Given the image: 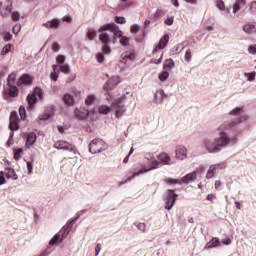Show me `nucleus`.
<instances>
[{
	"mask_svg": "<svg viewBox=\"0 0 256 256\" xmlns=\"http://www.w3.org/2000/svg\"><path fill=\"white\" fill-rule=\"evenodd\" d=\"M219 245H221V240H219L217 237H214L209 243L206 244L204 249H213L215 247H219Z\"/></svg>",
	"mask_w": 256,
	"mask_h": 256,
	"instance_id": "29",
	"label": "nucleus"
},
{
	"mask_svg": "<svg viewBox=\"0 0 256 256\" xmlns=\"http://www.w3.org/2000/svg\"><path fill=\"white\" fill-rule=\"evenodd\" d=\"M4 95H9V97H17V95H19V90L16 86L7 85L4 89Z\"/></svg>",
	"mask_w": 256,
	"mask_h": 256,
	"instance_id": "23",
	"label": "nucleus"
},
{
	"mask_svg": "<svg viewBox=\"0 0 256 256\" xmlns=\"http://www.w3.org/2000/svg\"><path fill=\"white\" fill-rule=\"evenodd\" d=\"M173 23H175V17H173V16H168V17L165 19V24H166V25H173Z\"/></svg>",
	"mask_w": 256,
	"mask_h": 256,
	"instance_id": "55",
	"label": "nucleus"
},
{
	"mask_svg": "<svg viewBox=\"0 0 256 256\" xmlns=\"http://www.w3.org/2000/svg\"><path fill=\"white\" fill-rule=\"evenodd\" d=\"M60 25H61V21H59V19L57 18H54L52 20H49L43 23V27H46V29H59Z\"/></svg>",
	"mask_w": 256,
	"mask_h": 256,
	"instance_id": "24",
	"label": "nucleus"
},
{
	"mask_svg": "<svg viewBox=\"0 0 256 256\" xmlns=\"http://www.w3.org/2000/svg\"><path fill=\"white\" fill-rule=\"evenodd\" d=\"M248 53H249L250 55H256V45H250V46L248 47Z\"/></svg>",
	"mask_w": 256,
	"mask_h": 256,
	"instance_id": "59",
	"label": "nucleus"
},
{
	"mask_svg": "<svg viewBox=\"0 0 256 256\" xmlns=\"http://www.w3.org/2000/svg\"><path fill=\"white\" fill-rule=\"evenodd\" d=\"M181 182H182V180L173 179V178H169L167 180L168 185H180Z\"/></svg>",
	"mask_w": 256,
	"mask_h": 256,
	"instance_id": "51",
	"label": "nucleus"
},
{
	"mask_svg": "<svg viewBox=\"0 0 256 256\" xmlns=\"http://www.w3.org/2000/svg\"><path fill=\"white\" fill-rule=\"evenodd\" d=\"M189 157L187 147L179 145L175 149V159L177 161H185Z\"/></svg>",
	"mask_w": 256,
	"mask_h": 256,
	"instance_id": "12",
	"label": "nucleus"
},
{
	"mask_svg": "<svg viewBox=\"0 0 256 256\" xmlns=\"http://www.w3.org/2000/svg\"><path fill=\"white\" fill-rule=\"evenodd\" d=\"M237 127V122L235 120L227 121L222 123L218 127L219 137L224 139L228 145H237L239 143V138L237 136H228L227 133H231L232 129Z\"/></svg>",
	"mask_w": 256,
	"mask_h": 256,
	"instance_id": "1",
	"label": "nucleus"
},
{
	"mask_svg": "<svg viewBox=\"0 0 256 256\" xmlns=\"http://www.w3.org/2000/svg\"><path fill=\"white\" fill-rule=\"evenodd\" d=\"M21 32V24H15V26L13 27V34L14 35H19V33Z\"/></svg>",
	"mask_w": 256,
	"mask_h": 256,
	"instance_id": "52",
	"label": "nucleus"
},
{
	"mask_svg": "<svg viewBox=\"0 0 256 256\" xmlns=\"http://www.w3.org/2000/svg\"><path fill=\"white\" fill-rule=\"evenodd\" d=\"M59 241V234H55L49 242V245H56Z\"/></svg>",
	"mask_w": 256,
	"mask_h": 256,
	"instance_id": "54",
	"label": "nucleus"
},
{
	"mask_svg": "<svg viewBox=\"0 0 256 256\" xmlns=\"http://www.w3.org/2000/svg\"><path fill=\"white\" fill-rule=\"evenodd\" d=\"M77 219H79V217H76V218H74L72 220H69L66 223V225H64L62 227V229L60 230V233H62V239L60 241H63V239H66V237L69 235V233L73 229V223H76Z\"/></svg>",
	"mask_w": 256,
	"mask_h": 256,
	"instance_id": "14",
	"label": "nucleus"
},
{
	"mask_svg": "<svg viewBox=\"0 0 256 256\" xmlns=\"http://www.w3.org/2000/svg\"><path fill=\"white\" fill-rule=\"evenodd\" d=\"M108 25H110L108 26L110 33H113L114 35V37H112V43L115 45V43H117V39H121L123 37V31L114 22L108 23Z\"/></svg>",
	"mask_w": 256,
	"mask_h": 256,
	"instance_id": "11",
	"label": "nucleus"
},
{
	"mask_svg": "<svg viewBox=\"0 0 256 256\" xmlns=\"http://www.w3.org/2000/svg\"><path fill=\"white\" fill-rule=\"evenodd\" d=\"M106 149L107 144L101 139H94L89 144V152L92 153V155L102 153V151H105Z\"/></svg>",
	"mask_w": 256,
	"mask_h": 256,
	"instance_id": "8",
	"label": "nucleus"
},
{
	"mask_svg": "<svg viewBox=\"0 0 256 256\" xmlns=\"http://www.w3.org/2000/svg\"><path fill=\"white\" fill-rule=\"evenodd\" d=\"M167 99V94H165V90L159 89L154 94V101L158 105H161Z\"/></svg>",
	"mask_w": 256,
	"mask_h": 256,
	"instance_id": "20",
	"label": "nucleus"
},
{
	"mask_svg": "<svg viewBox=\"0 0 256 256\" xmlns=\"http://www.w3.org/2000/svg\"><path fill=\"white\" fill-rule=\"evenodd\" d=\"M27 169L29 175H33V162H27Z\"/></svg>",
	"mask_w": 256,
	"mask_h": 256,
	"instance_id": "62",
	"label": "nucleus"
},
{
	"mask_svg": "<svg viewBox=\"0 0 256 256\" xmlns=\"http://www.w3.org/2000/svg\"><path fill=\"white\" fill-rule=\"evenodd\" d=\"M136 227L139 231H141V233H145V231H147V225H145V223H136Z\"/></svg>",
	"mask_w": 256,
	"mask_h": 256,
	"instance_id": "47",
	"label": "nucleus"
},
{
	"mask_svg": "<svg viewBox=\"0 0 256 256\" xmlns=\"http://www.w3.org/2000/svg\"><path fill=\"white\" fill-rule=\"evenodd\" d=\"M15 83V74H10L7 79V85H13Z\"/></svg>",
	"mask_w": 256,
	"mask_h": 256,
	"instance_id": "53",
	"label": "nucleus"
},
{
	"mask_svg": "<svg viewBox=\"0 0 256 256\" xmlns=\"http://www.w3.org/2000/svg\"><path fill=\"white\" fill-rule=\"evenodd\" d=\"M11 15L13 21H19V19L21 18V14H19V12L16 11L11 12Z\"/></svg>",
	"mask_w": 256,
	"mask_h": 256,
	"instance_id": "56",
	"label": "nucleus"
},
{
	"mask_svg": "<svg viewBox=\"0 0 256 256\" xmlns=\"http://www.w3.org/2000/svg\"><path fill=\"white\" fill-rule=\"evenodd\" d=\"M9 129L11 131H17L19 129V119L17 118L16 112H11L10 114Z\"/></svg>",
	"mask_w": 256,
	"mask_h": 256,
	"instance_id": "19",
	"label": "nucleus"
},
{
	"mask_svg": "<svg viewBox=\"0 0 256 256\" xmlns=\"http://www.w3.org/2000/svg\"><path fill=\"white\" fill-rule=\"evenodd\" d=\"M250 7V11H252V13H256V1H253L249 4Z\"/></svg>",
	"mask_w": 256,
	"mask_h": 256,
	"instance_id": "63",
	"label": "nucleus"
},
{
	"mask_svg": "<svg viewBox=\"0 0 256 256\" xmlns=\"http://www.w3.org/2000/svg\"><path fill=\"white\" fill-rule=\"evenodd\" d=\"M216 7L219 9V11H227V7L225 6V2H223V0H217Z\"/></svg>",
	"mask_w": 256,
	"mask_h": 256,
	"instance_id": "41",
	"label": "nucleus"
},
{
	"mask_svg": "<svg viewBox=\"0 0 256 256\" xmlns=\"http://www.w3.org/2000/svg\"><path fill=\"white\" fill-rule=\"evenodd\" d=\"M31 83H33V78L28 74L22 75L17 81L18 87L31 85Z\"/></svg>",
	"mask_w": 256,
	"mask_h": 256,
	"instance_id": "21",
	"label": "nucleus"
},
{
	"mask_svg": "<svg viewBox=\"0 0 256 256\" xmlns=\"http://www.w3.org/2000/svg\"><path fill=\"white\" fill-rule=\"evenodd\" d=\"M134 59L135 52H133V50H129L122 53L120 63H123V65H129V63H131V61H133Z\"/></svg>",
	"mask_w": 256,
	"mask_h": 256,
	"instance_id": "16",
	"label": "nucleus"
},
{
	"mask_svg": "<svg viewBox=\"0 0 256 256\" xmlns=\"http://www.w3.org/2000/svg\"><path fill=\"white\" fill-rule=\"evenodd\" d=\"M119 83H121V80L119 79V77L110 78L108 82L104 85V89L109 91V89H111V86L119 85Z\"/></svg>",
	"mask_w": 256,
	"mask_h": 256,
	"instance_id": "28",
	"label": "nucleus"
},
{
	"mask_svg": "<svg viewBox=\"0 0 256 256\" xmlns=\"http://www.w3.org/2000/svg\"><path fill=\"white\" fill-rule=\"evenodd\" d=\"M109 27H111V26L108 25V23H107V24H103L98 29L99 41H100V43H102L103 55H109V53H111V48H109V43H113V38L111 37V35H109V31H111L109 29Z\"/></svg>",
	"mask_w": 256,
	"mask_h": 256,
	"instance_id": "2",
	"label": "nucleus"
},
{
	"mask_svg": "<svg viewBox=\"0 0 256 256\" xmlns=\"http://www.w3.org/2000/svg\"><path fill=\"white\" fill-rule=\"evenodd\" d=\"M98 112L100 113V115H109V113H111V107L107 105H101L98 108Z\"/></svg>",
	"mask_w": 256,
	"mask_h": 256,
	"instance_id": "34",
	"label": "nucleus"
},
{
	"mask_svg": "<svg viewBox=\"0 0 256 256\" xmlns=\"http://www.w3.org/2000/svg\"><path fill=\"white\" fill-rule=\"evenodd\" d=\"M244 31L245 33H251L252 31H255V26L253 24H246L244 25Z\"/></svg>",
	"mask_w": 256,
	"mask_h": 256,
	"instance_id": "49",
	"label": "nucleus"
},
{
	"mask_svg": "<svg viewBox=\"0 0 256 256\" xmlns=\"http://www.w3.org/2000/svg\"><path fill=\"white\" fill-rule=\"evenodd\" d=\"M23 155V149L18 148L14 150V159H16V161H19V159H21Z\"/></svg>",
	"mask_w": 256,
	"mask_h": 256,
	"instance_id": "44",
	"label": "nucleus"
},
{
	"mask_svg": "<svg viewBox=\"0 0 256 256\" xmlns=\"http://www.w3.org/2000/svg\"><path fill=\"white\" fill-rule=\"evenodd\" d=\"M120 43L125 47L127 46V43H129V38L126 36H122L120 39Z\"/></svg>",
	"mask_w": 256,
	"mask_h": 256,
	"instance_id": "61",
	"label": "nucleus"
},
{
	"mask_svg": "<svg viewBox=\"0 0 256 256\" xmlns=\"http://www.w3.org/2000/svg\"><path fill=\"white\" fill-rule=\"evenodd\" d=\"M241 113H243V106H239V107H236L234 109H232L230 112H229V115H232V116H237V115H241Z\"/></svg>",
	"mask_w": 256,
	"mask_h": 256,
	"instance_id": "36",
	"label": "nucleus"
},
{
	"mask_svg": "<svg viewBox=\"0 0 256 256\" xmlns=\"http://www.w3.org/2000/svg\"><path fill=\"white\" fill-rule=\"evenodd\" d=\"M19 113H20V117L22 118V119H25V108L23 107V106H20V108H19Z\"/></svg>",
	"mask_w": 256,
	"mask_h": 256,
	"instance_id": "64",
	"label": "nucleus"
},
{
	"mask_svg": "<svg viewBox=\"0 0 256 256\" xmlns=\"http://www.w3.org/2000/svg\"><path fill=\"white\" fill-rule=\"evenodd\" d=\"M0 13L3 17H7V15H9V13H11V7L9 6H1L0 8Z\"/></svg>",
	"mask_w": 256,
	"mask_h": 256,
	"instance_id": "39",
	"label": "nucleus"
},
{
	"mask_svg": "<svg viewBox=\"0 0 256 256\" xmlns=\"http://www.w3.org/2000/svg\"><path fill=\"white\" fill-rule=\"evenodd\" d=\"M96 60L98 63H105V56H103L101 53H98L96 54Z\"/></svg>",
	"mask_w": 256,
	"mask_h": 256,
	"instance_id": "57",
	"label": "nucleus"
},
{
	"mask_svg": "<svg viewBox=\"0 0 256 256\" xmlns=\"http://www.w3.org/2000/svg\"><path fill=\"white\" fill-rule=\"evenodd\" d=\"M62 101L66 107H73V105H75V98L71 94H64Z\"/></svg>",
	"mask_w": 256,
	"mask_h": 256,
	"instance_id": "25",
	"label": "nucleus"
},
{
	"mask_svg": "<svg viewBox=\"0 0 256 256\" xmlns=\"http://www.w3.org/2000/svg\"><path fill=\"white\" fill-rule=\"evenodd\" d=\"M159 81L165 82L167 81V79H169V72L168 71H162L159 75H158Z\"/></svg>",
	"mask_w": 256,
	"mask_h": 256,
	"instance_id": "40",
	"label": "nucleus"
},
{
	"mask_svg": "<svg viewBox=\"0 0 256 256\" xmlns=\"http://www.w3.org/2000/svg\"><path fill=\"white\" fill-rule=\"evenodd\" d=\"M106 95L107 101H109V103L116 107L115 113L117 119H119V117H123V115H125V106H123V98H119L113 95V93L110 91H108Z\"/></svg>",
	"mask_w": 256,
	"mask_h": 256,
	"instance_id": "5",
	"label": "nucleus"
},
{
	"mask_svg": "<svg viewBox=\"0 0 256 256\" xmlns=\"http://www.w3.org/2000/svg\"><path fill=\"white\" fill-rule=\"evenodd\" d=\"M41 99H43V90H41L39 87H36L33 92L27 96L29 107H34L37 104V101Z\"/></svg>",
	"mask_w": 256,
	"mask_h": 256,
	"instance_id": "10",
	"label": "nucleus"
},
{
	"mask_svg": "<svg viewBox=\"0 0 256 256\" xmlns=\"http://www.w3.org/2000/svg\"><path fill=\"white\" fill-rule=\"evenodd\" d=\"M221 168V165L219 164H212L209 166L207 172H206V179H213L215 175L217 174L218 169Z\"/></svg>",
	"mask_w": 256,
	"mask_h": 256,
	"instance_id": "22",
	"label": "nucleus"
},
{
	"mask_svg": "<svg viewBox=\"0 0 256 256\" xmlns=\"http://www.w3.org/2000/svg\"><path fill=\"white\" fill-rule=\"evenodd\" d=\"M157 160L159 165H172L173 159L170 157L169 154L162 152L157 156Z\"/></svg>",
	"mask_w": 256,
	"mask_h": 256,
	"instance_id": "18",
	"label": "nucleus"
},
{
	"mask_svg": "<svg viewBox=\"0 0 256 256\" xmlns=\"http://www.w3.org/2000/svg\"><path fill=\"white\" fill-rule=\"evenodd\" d=\"M246 3V0H236L232 6L233 13H239V11H241V7H245Z\"/></svg>",
	"mask_w": 256,
	"mask_h": 256,
	"instance_id": "26",
	"label": "nucleus"
},
{
	"mask_svg": "<svg viewBox=\"0 0 256 256\" xmlns=\"http://www.w3.org/2000/svg\"><path fill=\"white\" fill-rule=\"evenodd\" d=\"M191 59H193V53L191 52V49H187L184 55V61H186V63H189Z\"/></svg>",
	"mask_w": 256,
	"mask_h": 256,
	"instance_id": "43",
	"label": "nucleus"
},
{
	"mask_svg": "<svg viewBox=\"0 0 256 256\" xmlns=\"http://www.w3.org/2000/svg\"><path fill=\"white\" fill-rule=\"evenodd\" d=\"M206 199L211 203H215V199H217V197L215 196V194H208L206 196Z\"/></svg>",
	"mask_w": 256,
	"mask_h": 256,
	"instance_id": "60",
	"label": "nucleus"
},
{
	"mask_svg": "<svg viewBox=\"0 0 256 256\" xmlns=\"http://www.w3.org/2000/svg\"><path fill=\"white\" fill-rule=\"evenodd\" d=\"M130 31L133 35H137V33H139V31H141V26L138 25V24H133L131 27H130Z\"/></svg>",
	"mask_w": 256,
	"mask_h": 256,
	"instance_id": "45",
	"label": "nucleus"
},
{
	"mask_svg": "<svg viewBox=\"0 0 256 256\" xmlns=\"http://www.w3.org/2000/svg\"><path fill=\"white\" fill-rule=\"evenodd\" d=\"M205 171V168L199 167L195 171L190 172L186 176L182 178V183H191V181H195L197 179V173H203Z\"/></svg>",
	"mask_w": 256,
	"mask_h": 256,
	"instance_id": "15",
	"label": "nucleus"
},
{
	"mask_svg": "<svg viewBox=\"0 0 256 256\" xmlns=\"http://www.w3.org/2000/svg\"><path fill=\"white\" fill-rule=\"evenodd\" d=\"M163 67L164 69H168L169 71H171V69L175 68V61L171 58L166 59L163 63Z\"/></svg>",
	"mask_w": 256,
	"mask_h": 256,
	"instance_id": "31",
	"label": "nucleus"
},
{
	"mask_svg": "<svg viewBox=\"0 0 256 256\" xmlns=\"http://www.w3.org/2000/svg\"><path fill=\"white\" fill-rule=\"evenodd\" d=\"M236 125H241V123H247L249 121V114L240 115L237 120H234Z\"/></svg>",
	"mask_w": 256,
	"mask_h": 256,
	"instance_id": "33",
	"label": "nucleus"
},
{
	"mask_svg": "<svg viewBox=\"0 0 256 256\" xmlns=\"http://www.w3.org/2000/svg\"><path fill=\"white\" fill-rule=\"evenodd\" d=\"M37 142V134L31 132L27 135V139H26V145L28 147H31V145H35V143Z\"/></svg>",
	"mask_w": 256,
	"mask_h": 256,
	"instance_id": "30",
	"label": "nucleus"
},
{
	"mask_svg": "<svg viewBox=\"0 0 256 256\" xmlns=\"http://www.w3.org/2000/svg\"><path fill=\"white\" fill-rule=\"evenodd\" d=\"M183 49H185L183 43L177 44L171 49V55H179Z\"/></svg>",
	"mask_w": 256,
	"mask_h": 256,
	"instance_id": "32",
	"label": "nucleus"
},
{
	"mask_svg": "<svg viewBox=\"0 0 256 256\" xmlns=\"http://www.w3.org/2000/svg\"><path fill=\"white\" fill-rule=\"evenodd\" d=\"M115 22L118 23L119 25H125V23H127V20L125 19V17L116 16Z\"/></svg>",
	"mask_w": 256,
	"mask_h": 256,
	"instance_id": "50",
	"label": "nucleus"
},
{
	"mask_svg": "<svg viewBox=\"0 0 256 256\" xmlns=\"http://www.w3.org/2000/svg\"><path fill=\"white\" fill-rule=\"evenodd\" d=\"M167 43H169V35H164L158 42L156 46H154L152 50V55L156 56L159 55V58H152L150 60V63H153L154 65H159L163 61V52H161L162 49H165L167 47Z\"/></svg>",
	"mask_w": 256,
	"mask_h": 256,
	"instance_id": "4",
	"label": "nucleus"
},
{
	"mask_svg": "<svg viewBox=\"0 0 256 256\" xmlns=\"http://www.w3.org/2000/svg\"><path fill=\"white\" fill-rule=\"evenodd\" d=\"M11 49H13V45L6 44L1 50V55H7V54L11 53Z\"/></svg>",
	"mask_w": 256,
	"mask_h": 256,
	"instance_id": "38",
	"label": "nucleus"
},
{
	"mask_svg": "<svg viewBox=\"0 0 256 256\" xmlns=\"http://www.w3.org/2000/svg\"><path fill=\"white\" fill-rule=\"evenodd\" d=\"M7 183V180L5 179V173L3 171L0 172V187L2 185H5Z\"/></svg>",
	"mask_w": 256,
	"mask_h": 256,
	"instance_id": "58",
	"label": "nucleus"
},
{
	"mask_svg": "<svg viewBox=\"0 0 256 256\" xmlns=\"http://www.w3.org/2000/svg\"><path fill=\"white\" fill-rule=\"evenodd\" d=\"M175 201H177V194H175V191L169 190L165 199V209L171 211V209H173V205H175Z\"/></svg>",
	"mask_w": 256,
	"mask_h": 256,
	"instance_id": "13",
	"label": "nucleus"
},
{
	"mask_svg": "<svg viewBox=\"0 0 256 256\" xmlns=\"http://www.w3.org/2000/svg\"><path fill=\"white\" fill-rule=\"evenodd\" d=\"M244 77L246 78L247 81H249L250 83H253V81H255L256 79V72L255 71L246 72L244 73Z\"/></svg>",
	"mask_w": 256,
	"mask_h": 256,
	"instance_id": "35",
	"label": "nucleus"
},
{
	"mask_svg": "<svg viewBox=\"0 0 256 256\" xmlns=\"http://www.w3.org/2000/svg\"><path fill=\"white\" fill-rule=\"evenodd\" d=\"M4 173L7 179H12L13 181H17L19 179V176H17V173H15L13 168H5Z\"/></svg>",
	"mask_w": 256,
	"mask_h": 256,
	"instance_id": "27",
	"label": "nucleus"
},
{
	"mask_svg": "<svg viewBox=\"0 0 256 256\" xmlns=\"http://www.w3.org/2000/svg\"><path fill=\"white\" fill-rule=\"evenodd\" d=\"M96 100H97V97H95V95L89 94L86 97L85 103L86 105H93V103H95Z\"/></svg>",
	"mask_w": 256,
	"mask_h": 256,
	"instance_id": "37",
	"label": "nucleus"
},
{
	"mask_svg": "<svg viewBox=\"0 0 256 256\" xmlns=\"http://www.w3.org/2000/svg\"><path fill=\"white\" fill-rule=\"evenodd\" d=\"M51 118V112L49 111H44L42 114L39 115V120L40 121H47V119Z\"/></svg>",
	"mask_w": 256,
	"mask_h": 256,
	"instance_id": "42",
	"label": "nucleus"
},
{
	"mask_svg": "<svg viewBox=\"0 0 256 256\" xmlns=\"http://www.w3.org/2000/svg\"><path fill=\"white\" fill-rule=\"evenodd\" d=\"M148 161L150 163V167L148 168L143 167L140 171L134 173L132 177H130L129 179H135V177H139V175L143 173L153 171V169H159L160 164H159V161H157V159L155 158V156L153 155L148 156Z\"/></svg>",
	"mask_w": 256,
	"mask_h": 256,
	"instance_id": "7",
	"label": "nucleus"
},
{
	"mask_svg": "<svg viewBox=\"0 0 256 256\" xmlns=\"http://www.w3.org/2000/svg\"><path fill=\"white\" fill-rule=\"evenodd\" d=\"M54 148L61 151H69L70 153H73V155H79V151H77V148H75L73 144L65 140L56 141L54 143Z\"/></svg>",
	"mask_w": 256,
	"mask_h": 256,
	"instance_id": "9",
	"label": "nucleus"
},
{
	"mask_svg": "<svg viewBox=\"0 0 256 256\" xmlns=\"http://www.w3.org/2000/svg\"><path fill=\"white\" fill-rule=\"evenodd\" d=\"M74 115L76 119H78L79 121H83L87 117H89V110H87L85 107H79L75 109Z\"/></svg>",
	"mask_w": 256,
	"mask_h": 256,
	"instance_id": "17",
	"label": "nucleus"
},
{
	"mask_svg": "<svg viewBox=\"0 0 256 256\" xmlns=\"http://www.w3.org/2000/svg\"><path fill=\"white\" fill-rule=\"evenodd\" d=\"M53 72L50 74V79L52 81H57L59 79V73H64V75H69L71 73V66L69 64H62L61 66L53 65Z\"/></svg>",
	"mask_w": 256,
	"mask_h": 256,
	"instance_id": "6",
	"label": "nucleus"
},
{
	"mask_svg": "<svg viewBox=\"0 0 256 256\" xmlns=\"http://www.w3.org/2000/svg\"><path fill=\"white\" fill-rule=\"evenodd\" d=\"M65 56L64 55H57L56 56V62L58 63V67H61V65H65Z\"/></svg>",
	"mask_w": 256,
	"mask_h": 256,
	"instance_id": "46",
	"label": "nucleus"
},
{
	"mask_svg": "<svg viewBox=\"0 0 256 256\" xmlns=\"http://www.w3.org/2000/svg\"><path fill=\"white\" fill-rule=\"evenodd\" d=\"M225 142V138L219 136L218 138L204 140L202 147L207 153H219L223 147H229Z\"/></svg>",
	"mask_w": 256,
	"mask_h": 256,
	"instance_id": "3",
	"label": "nucleus"
},
{
	"mask_svg": "<svg viewBox=\"0 0 256 256\" xmlns=\"http://www.w3.org/2000/svg\"><path fill=\"white\" fill-rule=\"evenodd\" d=\"M89 41H93L97 37V32L95 30H89L87 33Z\"/></svg>",
	"mask_w": 256,
	"mask_h": 256,
	"instance_id": "48",
	"label": "nucleus"
}]
</instances>
